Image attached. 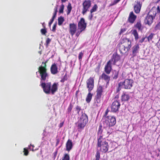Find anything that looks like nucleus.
I'll list each match as a JSON object with an SVG mask.
<instances>
[{"label":"nucleus","mask_w":160,"mask_h":160,"mask_svg":"<svg viewBox=\"0 0 160 160\" xmlns=\"http://www.w3.org/2000/svg\"><path fill=\"white\" fill-rule=\"evenodd\" d=\"M77 30V26L76 24L73 23H70L69 24V32L72 37L75 34Z\"/></svg>","instance_id":"nucleus-12"},{"label":"nucleus","mask_w":160,"mask_h":160,"mask_svg":"<svg viewBox=\"0 0 160 160\" xmlns=\"http://www.w3.org/2000/svg\"><path fill=\"white\" fill-rule=\"evenodd\" d=\"M118 88L117 89V91H116L117 92H119L121 89V87L123 86H119V83L118 84Z\"/></svg>","instance_id":"nucleus-48"},{"label":"nucleus","mask_w":160,"mask_h":160,"mask_svg":"<svg viewBox=\"0 0 160 160\" xmlns=\"http://www.w3.org/2000/svg\"><path fill=\"white\" fill-rule=\"evenodd\" d=\"M73 106L72 103H70L67 109V111L68 113L69 114L71 112L73 108Z\"/></svg>","instance_id":"nucleus-33"},{"label":"nucleus","mask_w":160,"mask_h":160,"mask_svg":"<svg viewBox=\"0 0 160 160\" xmlns=\"http://www.w3.org/2000/svg\"><path fill=\"white\" fill-rule=\"evenodd\" d=\"M63 122H61L59 125V128H61L63 125Z\"/></svg>","instance_id":"nucleus-56"},{"label":"nucleus","mask_w":160,"mask_h":160,"mask_svg":"<svg viewBox=\"0 0 160 160\" xmlns=\"http://www.w3.org/2000/svg\"><path fill=\"white\" fill-rule=\"evenodd\" d=\"M87 23L85 22L84 19L81 18L78 23V29L81 31H84L87 27Z\"/></svg>","instance_id":"nucleus-10"},{"label":"nucleus","mask_w":160,"mask_h":160,"mask_svg":"<svg viewBox=\"0 0 160 160\" xmlns=\"http://www.w3.org/2000/svg\"><path fill=\"white\" fill-rule=\"evenodd\" d=\"M134 26L136 28H137L139 31H141L142 29V25L140 21L138 22L136 24L134 25Z\"/></svg>","instance_id":"nucleus-26"},{"label":"nucleus","mask_w":160,"mask_h":160,"mask_svg":"<svg viewBox=\"0 0 160 160\" xmlns=\"http://www.w3.org/2000/svg\"><path fill=\"white\" fill-rule=\"evenodd\" d=\"M57 6H57L56 7H55V8H54V12L53 13V15L54 16H56V15H57V12H58V10H57V9H58V7H57Z\"/></svg>","instance_id":"nucleus-46"},{"label":"nucleus","mask_w":160,"mask_h":160,"mask_svg":"<svg viewBox=\"0 0 160 160\" xmlns=\"http://www.w3.org/2000/svg\"><path fill=\"white\" fill-rule=\"evenodd\" d=\"M51 41V40L49 38H48L46 40V46L47 48H48V45Z\"/></svg>","instance_id":"nucleus-41"},{"label":"nucleus","mask_w":160,"mask_h":160,"mask_svg":"<svg viewBox=\"0 0 160 160\" xmlns=\"http://www.w3.org/2000/svg\"><path fill=\"white\" fill-rule=\"evenodd\" d=\"M101 67V65L100 63H99L97 67L96 68L95 70L96 72H98L99 71L100 68Z\"/></svg>","instance_id":"nucleus-45"},{"label":"nucleus","mask_w":160,"mask_h":160,"mask_svg":"<svg viewBox=\"0 0 160 160\" xmlns=\"http://www.w3.org/2000/svg\"><path fill=\"white\" fill-rule=\"evenodd\" d=\"M87 87L88 91H91L94 87V80L92 77H90L86 82Z\"/></svg>","instance_id":"nucleus-11"},{"label":"nucleus","mask_w":160,"mask_h":160,"mask_svg":"<svg viewBox=\"0 0 160 160\" xmlns=\"http://www.w3.org/2000/svg\"><path fill=\"white\" fill-rule=\"evenodd\" d=\"M48 62L47 60L45 62H42L41 65L38 68V71L36 72V74L38 72L40 77V86L42 88L43 92L46 94H49L50 92L52 94H54L58 89V83L55 82L52 86L51 83L48 82L45 83L44 82L48 78L49 75L47 73V63Z\"/></svg>","instance_id":"nucleus-1"},{"label":"nucleus","mask_w":160,"mask_h":160,"mask_svg":"<svg viewBox=\"0 0 160 160\" xmlns=\"http://www.w3.org/2000/svg\"><path fill=\"white\" fill-rule=\"evenodd\" d=\"M120 59L119 55L117 54H114L112 58L109 61H111V62L114 65H115L117 62Z\"/></svg>","instance_id":"nucleus-16"},{"label":"nucleus","mask_w":160,"mask_h":160,"mask_svg":"<svg viewBox=\"0 0 160 160\" xmlns=\"http://www.w3.org/2000/svg\"><path fill=\"white\" fill-rule=\"evenodd\" d=\"M56 146H57L58 145V144L59 142V139H56Z\"/></svg>","instance_id":"nucleus-53"},{"label":"nucleus","mask_w":160,"mask_h":160,"mask_svg":"<svg viewBox=\"0 0 160 160\" xmlns=\"http://www.w3.org/2000/svg\"><path fill=\"white\" fill-rule=\"evenodd\" d=\"M101 97H99L96 96L95 101V103L96 104V106L97 107L100 106L101 103Z\"/></svg>","instance_id":"nucleus-27"},{"label":"nucleus","mask_w":160,"mask_h":160,"mask_svg":"<svg viewBox=\"0 0 160 160\" xmlns=\"http://www.w3.org/2000/svg\"><path fill=\"white\" fill-rule=\"evenodd\" d=\"M119 74V71L114 70L113 72L112 77L113 79H116L118 78Z\"/></svg>","instance_id":"nucleus-30"},{"label":"nucleus","mask_w":160,"mask_h":160,"mask_svg":"<svg viewBox=\"0 0 160 160\" xmlns=\"http://www.w3.org/2000/svg\"><path fill=\"white\" fill-rule=\"evenodd\" d=\"M67 80V75L65 74L63 78L60 81L61 82H64L65 81H66Z\"/></svg>","instance_id":"nucleus-39"},{"label":"nucleus","mask_w":160,"mask_h":160,"mask_svg":"<svg viewBox=\"0 0 160 160\" xmlns=\"http://www.w3.org/2000/svg\"><path fill=\"white\" fill-rule=\"evenodd\" d=\"M121 104L119 100H114L112 103L111 108V111L113 112H118Z\"/></svg>","instance_id":"nucleus-8"},{"label":"nucleus","mask_w":160,"mask_h":160,"mask_svg":"<svg viewBox=\"0 0 160 160\" xmlns=\"http://www.w3.org/2000/svg\"><path fill=\"white\" fill-rule=\"evenodd\" d=\"M132 33L134 36L135 41H137L139 38V35L137 31L135 29L132 30Z\"/></svg>","instance_id":"nucleus-25"},{"label":"nucleus","mask_w":160,"mask_h":160,"mask_svg":"<svg viewBox=\"0 0 160 160\" xmlns=\"http://www.w3.org/2000/svg\"><path fill=\"white\" fill-rule=\"evenodd\" d=\"M108 109H107L105 111V113L104 114V116H106L108 114Z\"/></svg>","instance_id":"nucleus-54"},{"label":"nucleus","mask_w":160,"mask_h":160,"mask_svg":"<svg viewBox=\"0 0 160 160\" xmlns=\"http://www.w3.org/2000/svg\"><path fill=\"white\" fill-rule=\"evenodd\" d=\"M54 153H55L54 155L55 156H56V155L57 154V152H55Z\"/></svg>","instance_id":"nucleus-63"},{"label":"nucleus","mask_w":160,"mask_h":160,"mask_svg":"<svg viewBox=\"0 0 160 160\" xmlns=\"http://www.w3.org/2000/svg\"><path fill=\"white\" fill-rule=\"evenodd\" d=\"M82 31H81V30H80L79 31H78V32H77L76 34V36H77L78 37L80 34L81 32H82Z\"/></svg>","instance_id":"nucleus-50"},{"label":"nucleus","mask_w":160,"mask_h":160,"mask_svg":"<svg viewBox=\"0 0 160 160\" xmlns=\"http://www.w3.org/2000/svg\"><path fill=\"white\" fill-rule=\"evenodd\" d=\"M157 10L158 12H160V7L159 6L157 7Z\"/></svg>","instance_id":"nucleus-57"},{"label":"nucleus","mask_w":160,"mask_h":160,"mask_svg":"<svg viewBox=\"0 0 160 160\" xmlns=\"http://www.w3.org/2000/svg\"><path fill=\"white\" fill-rule=\"evenodd\" d=\"M64 8V5L62 4L60 6V8L59 10V12L60 13H63Z\"/></svg>","instance_id":"nucleus-35"},{"label":"nucleus","mask_w":160,"mask_h":160,"mask_svg":"<svg viewBox=\"0 0 160 160\" xmlns=\"http://www.w3.org/2000/svg\"><path fill=\"white\" fill-rule=\"evenodd\" d=\"M52 22H49V23H48V25H49V26L50 27L51 25L52 24Z\"/></svg>","instance_id":"nucleus-61"},{"label":"nucleus","mask_w":160,"mask_h":160,"mask_svg":"<svg viewBox=\"0 0 160 160\" xmlns=\"http://www.w3.org/2000/svg\"><path fill=\"white\" fill-rule=\"evenodd\" d=\"M24 155L25 156H27L29 152L28 150L25 148H24L23 149Z\"/></svg>","instance_id":"nucleus-42"},{"label":"nucleus","mask_w":160,"mask_h":160,"mask_svg":"<svg viewBox=\"0 0 160 160\" xmlns=\"http://www.w3.org/2000/svg\"><path fill=\"white\" fill-rule=\"evenodd\" d=\"M50 71L51 73L53 75L58 73V68L56 63H54L51 65L50 68Z\"/></svg>","instance_id":"nucleus-19"},{"label":"nucleus","mask_w":160,"mask_h":160,"mask_svg":"<svg viewBox=\"0 0 160 160\" xmlns=\"http://www.w3.org/2000/svg\"><path fill=\"white\" fill-rule=\"evenodd\" d=\"M95 157V160H99L100 158V153L99 151L97 152Z\"/></svg>","instance_id":"nucleus-37"},{"label":"nucleus","mask_w":160,"mask_h":160,"mask_svg":"<svg viewBox=\"0 0 160 160\" xmlns=\"http://www.w3.org/2000/svg\"><path fill=\"white\" fill-rule=\"evenodd\" d=\"M153 19V17L152 16L148 15L146 17L144 22L146 24L150 26L152 23Z\"/></svg>","instance_id":"nucleus-18"},{"label":"nucleus","mask_w":160,"mask_h":160,"mask_svg":"<svg viewBox=\"0 0 160 160\" xmlns=\"http://www.w3.org/2000/svg\"><path fill=\"white\" fill-rule=\"evenodd\" d=\"M82 13L84 15L87 11H89L91 6V2L90 0H85L82 3Z\"/></svg>","instance_id":"nucleus-7"},{"label":"nucleus","mask_w":160,"mask_h":160,"mask_svg":"<svg viewBox=\"0 0 160 160\" xmlns=\"http://www.w3.org/2000/svg\"><path fill=\"white\" fill-rule=\"evenodd\" d=\"M112 63L111 61H108L105 66L104 71L107 74H109L112 69Z\"/></svg>","instance_id":"nucleus-14"},{"label":"nucleus","mask_w":160,"mask_h":160,"mask_svg":"<svg viewBox=\"0 0 160 160\" xmlns=\"http://www.w3.org/2000/svg\"><path fill=\"white\" fill-rule=\"evenodd\" d=\"M88 92V93L87 95L86 98V101L88 103H89L91 102L93 96V94L91 93V91Z\"/></svg>","instance_id":"nucleus-24"},{"label":"nucleus","mask_w":160,"mask_h":160,"mask_svg":"<svg viewBox=\"0 0 160 160\" xmlns=\"http://www.w3.org/2000/svg\"><path fill=\"white\" fill-rule=\"evenodd\" d=\"M103 87L102 86L99 85L98 88L96 91V97L101 98L103 92Z\"/></svg>","instance_id":"nucleus-21"},{"label":"nucleus","mask_w":160,"mask_h":160,"mask_svg":"<svg viewBox=\"0 0 160 160\" xmlns=\"http://www.w3.org/2000/svg\"><path fill=\"white\" fill-rule=\"evenodd\" d=\"M130 96L127 92H123L121 97V100L124 102L128 101L130 98Z\"/></svg>","instance_id":"nucleus-17"},{"label":"nucleus","mask_w":160,"mask_h":160,"mask_svg":"<svg viewBox=\"0 0 160 160\" xmlns=\"http://www.w3.org/2000/svg\"><path fill=\"white\" fill-rule=\"evenodd\" d=\"M58 24L59 26L62 25L64 21V18L62 16L58 17Z\"/></svg>","instance_id":"nucleus-28"},{"label":"nucleus","mask_w":160,"mask_h":160,"mask_svg":"<svg viewBox=\"0 0 160 160\" xmlns=\"http://www.w3.org/2000/svg\"><path fill=\"white\" fill-rule=\"evenodd\" d=\"M154 34L153 33H151L150 35L147 37L148 41L149 42L151 41L153 38Z\"/></svg>","instance_id":"nucleus-36"},{"label":"nucleus","mask_w":160,"mask_h":160,"mask_svg":"<svg viewBox=\"0 0 160 160\" xmlns=\"http://www.w3.org/2000/svg\"><path fill=\"white\" fill-rule=\"evenodd\" d=\"M70 158L69 154L65 153L64 155V157L62 158V160H70Z\"/></svg>","instance_id":"nucleus-34"},{"label":"nucleus","mask_w":160,"mask_h":160,"mask_svg":"<svg viewBox=\"0 0 160 160\" xmlns=\"http://www.w3.org/2000/svg\"><path fill=\"white\" fill-rule=\"evenodd\" d=\"M56 16L53 15L52 19L50 20V21L52 22H53Z\"/></svg>","instance_id":"nucleus-49"},{"label":"nucleus","mask_w":160,"mask_h":160,"mask_svg":"<svg viewBox=\"0 0 160 160\" xmlns=\"http://www.w3.org/2000/svg\"><path fill=\"white\" fill-rule=\"evenodd\" d=\"M121 0H114V1L117 4L118 2Z\"/></svg>","instance_id":"nucleus-58"},{"label":"nucleus","mask_w":160,"mask_h":160,"mask_svg":"<svg viewBox=\"0 0 160 160\" xmlns=\"http://www.w3.org/2000/svg\"><path fill=\"white\" fill-rule=\"evenodd\" d=\"M116 4V3L114 1L113 2H112L110 4L109 6H111L114 5Z\"/></svg>","instance_id":"nucleus-55"},{"label":"nucleus","mask_w":160,"mask_h":160,"mask_svg":"<svg viewBox=\"0 0 160 160\" xmlns=\"http://www.w3.org/2000/svg\"><path fill=\"white\" fill-rule=\"evenodd\" d=\"M100 78L101 79L103 80L106 82L107 83H108L110 80V77L109 76L106 75L104 73H103L100 76Z\"/></svg>","instance_id":"nucleus-23"},{"label":"nucleus","mask_w":160,"mask_h":160,"mask_svg":"<svg viewBox=\"0 0 160 160\" xmlns=\"http://www.w3.org/2000/svg\"><path fill=\"white\" fill-rule=\"evenodd\" d=\"M160 1V0H157V2H158Z\"/></svg>","instance_id":"nucleus-64"},{"label":"nucleus","mask_w":160,"mask_h":160,"mask_svg":"<svg viewBox=\"0 0 160 160\" xmlns=\"http://www.w3.org/2000/svg\"><path fill=\"white\" fill-rule=\"evenodd\" d=\"M81 110V107L77 105L74 108V111L77 113L78 115H79V112Z\"/></svg>","instance_id":"nucleus-31"},{"label":"nucleus","mask_w":160,"mask_h":160,"mask_svg":"<svg viewBox=\"0 0 160 160\" xmlns=\"http://www.w3.org/2000/svg\"><path fill=\"white\" fill-rule=\"evenodd\" d=\"M160 29V22L158 23L155 27V30H157Z\"/></svg>","instance_id":"nucleus-43"},{"label":"nucleus","mask_w":160,"mask_h":160,"mask_svg":"<svg viewBox=\"0 0 160 160\" xmlns=\"http://www.w3.org/2000/svg\"><path fill=\"white\" fill-rule=\"evenodd\" d=\"M119 45L120 53L125 54L128 51L131 47V42L128 38H123L121 40Z\"/></svg>","instance_id":"nucleus-2"},{"label":"nucleus","mask_w":160,"mask_h":160,"mask_svg":"<svg viewBox=\"0 0 160 160\" xmlns=\"http://www.w3.org/2000/svg\"><path fill=\"white\" fill-rule=\"evenodd\" d=\"M44 22H43V23H42V26L44 28H46L45 26L44 25Z\"/></svg>","instance_id":"nucleus-62"},{"label":"nucleus","mask_w":160,"mask_h":160,"mask_svg":"<svg viewBox=\"0 0 160 160\" xmlns=\"http://www.w3.org/2000/svg\"><path fill=\"white\" fill-rule=\"evenodd\" d=\"M125 31H126V30L124 28V29H121V30H120V34H121V33H123V32H125Z\"/></svg>","instance_id":"nucleus-52"},{"label":"nucleus","mask_w":160,"mask_h":160,"mask_svg":"<svg viewBox=\"0 0 160 160\" xmlns=\"http://www.w3.org/2000/svg\"><path fill=\"white\" fill-rule=\"evenodd\" d=\"M146 38V37H145L142 38L141 39H140L139 41V42L140 43H142L144 41L145 39Z\"/></svg>","instance_id":"nucleus-47"},{"label":"nucleus","mask_w":160,"mask_h":160,"mask_svg":"<svg viewBox=\"0 0 160 160\" xmlns=\"http://www.w3.org/2000/svg\"><path fill=\"white\" fill-rule=\"evenodd\" d=\"M72 8L71 4L70 2L68 3L67 7V15H69L70 13Z\"/></svg>","instance_id":"nucleus-29"},{"label":"nucleus","mask_w":160,"mask_h":160,"mask_svg":"<svg viewBox=\"0 0 160 160\" xmlns=\"http://www.w3.org/2000/svg\"><path fill=\"white\" fill-rule=\"evenodd\" d=\"M98 8V6L96 4L94 5L92 9L90 10V13H92L93 12L97 11Z\"/></svg>","instance_id":"nucleus-32"},{"label":"nucleus","mask_w":160,"mask_h":160,"mask_svg":"<svg viewBox=\"0 0 160 160\" xmlns=\"http://www.w3.org/2000/svg\"><path fill=\"white\" fill-rule=\"evenodd\" d=\"M41 32L43 35H46V33L47 32V29L46 28L41 29Z\"/></svg>","instance_id":"nucleus-38"},{"label":"nucleus","mask_w":160,"mask_h":160,"mask_svg":"<svg viewBox=\"0 0 160 160\" xmlns=\"http://www.w3.org/2000/svg\"><path fill=\"white\" fill-rule=\"evenodd\" d=\"M137 18L136 15H135L133 12H130L128 21L131 23H134Z\"/></svg>","instance_id":"nucleus-15"},{"label":"nucleus","mask_w":160,"mask_h":160,"mask_svg":"<svg viewBox=\"0 0 160 160\" xmlns=\"http://www.w3.org/2000/svg\"><path fill=\"white\" fill-rule=\"evenodd\" d=\"M97 147L99 148V151L105 153L108 152L109 148L108 142L105 138L98 139Z\"/></svg>","instance_id":"nucleus-3"},{"label":"nucleus","mask_w":160,"mask_h":160,"mask_svg":"<svg viewBox=\"0 0 160 160\" xmlns=\"http://www.w3.org/2000/svg\"><path fill=\"white\" fill-rule=\"evenodd\" d=\"M105 122L110 127L114 126L116 123V118L113 116H107L105 120Z\"/></svg>","instance_id":"nucleus-9"},{"label":"nucleus","mask_w":160,"mask_h":160,"mask_svg":"<svg viewBox=\"0 0 160 160\" xmlns=\"http://www.w3.org/2000/svg\"><path fill=\"white\" fill-rule=\"evenodd\" d=\"M135 3L134 6V12L136 13H138L141 10L142 6V3L138 0L135 1Z\"/></svg>","instance_id":"nucleus-13"},{"label":"nucleus","mask_w":160,"mask_h":160,"mask_svg":"<svg viewBox=\"0 0 160 160\" xmlns=\"http://www.w3.org/2000/svg\"><path fill=\"white\" fill-rule=\"evenodd\" d=\"M57 26V23L54 24L52 27V31L53 32H55L56 30V28Z\"/></svg>","instance_id":"nucleus-44"},{"label":"nucleus","mask_w":160,"mask_h":160,"mask_svg":"<svg viewBox=\"0 0 160 160\" xmlns=\"http://www.w3.org/2000/svg\"><path fill=\"white\" fill-rule=\"evenodd\" d=\"M73 145L72 141L69 139L66 143V148L67 151L69 152L72 148Z\"/></svg>","instance_id":"nucleus-22"},{"label":"nucleus","mask_w":160,"mask_h":160,"mask_svg":"<svg viewBox=\"0 0 160 160\" xmlns=\"http://www.w3.org/2000/svg\"><path fill=\"white\" fill-rule=\"evenodd\" d=\"M133 81L131 79H126L123 82H120L119 86H123V88L126 89H130L132 87Z\"/></svg>","instance_id":"nucleus-6"},{"label":"nucleus","mask_w":160,"mask_h":160,"mask_svg":"<svg viewBox=\"0 0 160 160\" xmlns=\"http://www.w3.org/2000/svg\"><path fill=\"white\" fill-rule=\"evenodd\" d=\"M119 98V95H117L115 97V99H118Z\"/></svg>","instance_id":"nucleus-59"},{"label":"nucleus","mask_w":160,"mask_h":160,"mask_svg":"<svg viewBox=\"0 0 160 160\" xmlns=\"http://www.w3.org/2000/svg\"><path fill=\"white\" fill-rule=\"evenodd\" d=\"M68 0H61V1L63 3V2H66Z\"/></svg>","instance_id":"nucleus-60"},{"label":"nucleus","mask_w":160,"mask_h":160,"mask_svg":"<svg viewBox=\"0 0 160 160\" xmlns=\"http://www.w3.org/2000/svg\"><path fill=\"white\" fill-rule=\"evenodd\" d=\"M91 14L89 16H88V19L89 20H91L93 17V15L92 14V13H90Z\"/></svg>","instance_id":"nucleus-51"},{"label":"nucleus","mask_w":160,"mask_h":160,"mask_svg":"<svg viewBox=\"0 0 160 160\" xmlns=\"http://www.w3.org/2000/svg\"><path fill=\"white\" fill-rule=\"evenodd\" d=\"M88 121V118L87 115L85 113H82L78 122V128L82 130L83 129Z\"/></svg>","instance_id":"nucleus-4"},{"label":"nucleus","mask_w":160,"mask_h":160,"mask_svg":"<svg viewBox=\"0 0 160 160\" xmlns=\"http://www.w3.org/2000/svg\"><path fill=\"white\" fill-rule=\"evenodd\" d=\"M139 47L138 44L135 45L132 48V57L135 56L138 53Z\"/></svg>","instance_id":"nucleus-20"},{"label":"nucleus","mask_w":160,"mask_h":160,"mask_svg":"<svg viewBox=\"0 0 160 160\" xmlns=\"http://www.w3.org/2000/svg\"><path fill=\"white\" fill-rule=\"evenodd\" d=\"M83 55V53L82 52H80L79 54L78 55V59L79 61H81Z\"/></svg>","instance_id":"nucleus-40"},{"label":"nucleus","mask_w":160,"mask_h":160,"mask_svg":"<svg viewBox=\"0 0 160 160\" xmlns=\"http://www.w3.org/2000/svg\"><path fill=\"white\" fill-rule=\"evenodd\" d=\"M110 132L107 131L106 129H102V126L101 125L99 126L97 132L98 139L105 138L108 137Z\"/></svg>","instance_id":"nucleus-5"}]
</instances>
